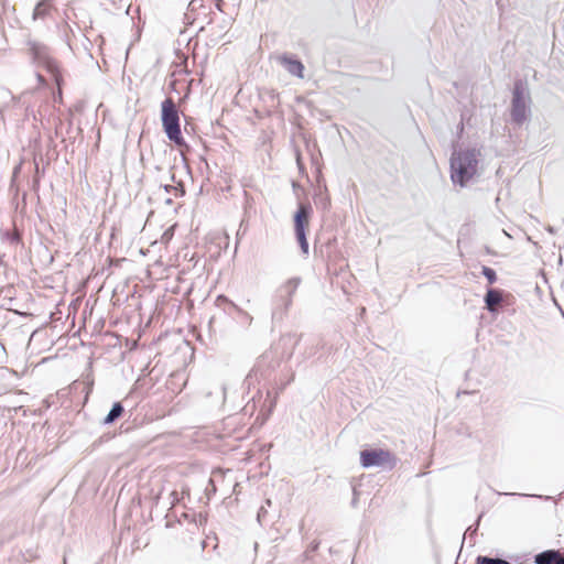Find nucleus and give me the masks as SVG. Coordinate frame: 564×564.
<instances>
[{
  "label": "nucleus",
  "instance_id": "f257e3e1",
  "mask_svg": "<svg viewBox=\"0 0 564 564\" xmlns=\"http://www.w3.org/2000/svg\"><path fill=\"white\" fill-rule=\"evenodd\" d=\"M480 150L467 148L454 151L451 156V178L454 184L464 187L475 176L478 169Z\"/></svg>",
  "mask_w": 564,
  "mask_h": 564
},
{
  "label": "nucleus",
  "instance_id": "f03ea898",
  "mask_svg": "<svg viewBox=\"0 0 564 564\" xmlns=\"http://www.w3.org/2000/svg\"><path fill=\"white\" fill-rule=\"evenodd\" d=\"M161 121L163 131L171 142L178 148H189L181 131L178 108L171 97L161 102Z\"/></svg>",
  "mask_w": 564,
  "mask_h": 564
},
{
  "label": "nucleus",
  "instance_id": "7ed1b4c3",
  "mask_svg": "<svg viewBox=\"0 0 564 564\" xmlns=\"http://www.w3.org/2000/svg\"><path fill=\"white\" fill-rule=\"evenodd\" d=\"M531 101L527 83L517 79L513 84L510 116L513 123L522 126L530 117L531 110L528 102Z\"/></svg>",
  "mask_w": 564,
  "mask_h": 564
},
{
  "label": "nucleus",
  "instance_id": "20e7f679",
  "mask_svg": "<svg viewBox=\"0 0 564 564\" xmlns=\"http://www.w3.org/2000/svg\"><path fill=\"white\" fill-rule=\"evenodd\" d=\"M213 14L212 0H191L183 15V23L188 26L198 22L200 23L198 32H203L205 25L213 23Z\"/></svg>",
  "mask_w": 564,
  "mask_h": 564
},
{
  "label": "nucleus",
  "instance_id": "39448f33",
  "mask_svg": "<svg viewBox=\"0 0 564 564\" xmlns=\"http://www.w3.org/2000/svg\"><path fill=\"white\" fill-rule=\"evenodd\" d=\"M301 282L302 279L300 276H293L286 280L276 289L273 299V318H282L283 315L289 311V308L292 306L293 295L295 294Z\"/></svg>",
  "mask_w": 564,
  "mask_h": 564
},
{
  "label": "nucleus",
  "instance_id": "423d86ee",
  "mask_svg": "<svg viewBox=\"0 0 564 564\" xmlns=\"http://www.w3.org/2000/svg\"><path fill=\"white\" fill-rule=\"evenodd\" d=\"M28 44L33 62L37 64V66L44 67L47 73L52 75L56 85H59L62 83V74L57 62L51 56L50 48L45 44L36 41H29Z\"/></svg>",
  "mask_w": 564,
  "mask_h": 564
},
{
  "label": "nucleus",
  "instance_id": "0eeeda50",
  "mask_svg": "<svg viewBox=\"0 0 564 564\" xmlns=\"http://www.w3.org/2000/svg\"><path fill=\"white\" fill-rule=\"evenodd\" d=\"M312 214V206L310 204L300 203L297 210L294 213V232L301 251L303 254H308V241L306 238V229L308 227L310 217Z\"/></svg>",
  "mask_w": 564,
  "mask_h": 564
},
{
  "label": "nucleus",
  "instance_id": "6e6552de",
  "mask_svg": "<svg viewBox=\"0 0 564 564\" xmlns=\"http://www.w3.org/2000/svg\"><path fill=\"white\" fill-rule=\"evenodd\" d=\"M215 304L218 308H220L226 315L231 317L241 327L247 328L252 324L253 317L248 312L242 310L240 306L235 304L226 295H218L216 297Z\"/></svg>",
  "mask_w": 564,
  "mask_h": 564
},
{
  "label": "nucleus",
  "instance_id": "1a4fd4ad",
  "mask_svg": "<svg viewBox=\"0 0 564 564\" xmlns=\"http://www.w3.org/2000/svg\"><path fill=\"white\" fill-rule=\"evenodd\" d=\"M394 462L393 455L383 448H370L360 452V464L364 468L383 467L386 465L392 468Z\"/></svg>",
  "mask_w": 564,
  "mask_h": 564
},
{
  "label": "nucleus",
  "instance_id": "9d476101",
  "mask_svg": "<svg viewBox=\"0 0 564 564\" xmlns=\"http://www.w3.org/2000/svg\"><path fill=\"white\" fill-rule=\"evenodd\" d=\"M279 61L289 74L299 78L304 77V65L295 55L285 53L279 57Z\"/></svg>",
  "mask_w": 564,
  "mask_h": 564
},
{
  "label": "nucleus",
  "instance_id": "9b49d317",
  "mask_svg": "<svg viewBox=\"0 0 564 564\" xmlns=\"http://www.w3.org/2000/svg\"><path fill=\"white\" fill-rule=\"evenodd\" d=\"M502 301H503V291L499 290V289L489 288L484 297L486 308L490 313H496L497 305L501 304Z\"/></svg>",
  "mask_w": 564,
  "mask_h": 564
},
{
  "label": "nucleus",
  "instance_id": "f8f14e48",
  "mask_svg": "<svg viewBox=\"0 0 564 564\" xmlns=\"http://www.w3.org/2000/svg\"><path fill=\"white\" fill-rule=\"evenodd\" d=\"M55 0H39L32 12V20H44L46 19L52 10L54 9Z\"/></svg>",
  "mask_w": 564,
  "mask_h": 564
},
{
  "label": "nucleus",
  "instance_id": "ddd939ff",
  "mask_svg": "<svg viewBox=\"0 0 564 564\" xmlns=\"http://www.w3.org/2000/svg\"><path fill=\"white\" fill-rule=\"evenodd\" d=\"M124 413V406L120 401H117L112 404L108 414L102 419V425H111L117 422Z\"/></svg>",
  "mask_w": 564,
  "mask_h": 564
},
{
  "label": "nucleus",
  "instance_id": "4468645a",
  "mask_svg": "<svg viewBox=\"0 0 564 564\" xmlns=\"http://www.w3.org/2000/svg\"><path fill=\"white\" fill-rule=\"evenodd\" d=\"M561 553L558 550H545L538 553L534 556L535 564H554L560 557Z\"/></svg>",
  "mask_w": 564,
  "mask_h": 564
},
{
  "label": "nucleus",
  "instance_id": "2eb2a0df",
  "mask_svg": "<svg viewBox=\"0 0 564 564\" xmlns=\"http://www.w3.org/2000/svg\"><path fill=\"white\" fill-rule=\"evenodd\" d=\"M265 358H267V355H263V356L258 360V362L256 364V366L253 367V369L251 370V372H250V373H249V376L247 377L246 381L250 382V380L252 379V377L258 378V375H260L261 377H265V375H264V370H263V364H264Z\"/></svg>",
  "mask_w": 564,
  "mask_h": 564
},
{
  "label": "nucleus",
  "instance_id": "dca6fc26",
  "mask_svg": "<svg viewBox=\"0 0 564 564\" xmlns=\"http://www.w3.org/2000/svg\"><path fill=\"white\" fill-rule=\"evenodd\" d=\"M476 564H511L505 558L501 557H491L487 555H478L476 557Z\"/></svg>",
  "mask_w": 564,
  "mask_h": 564
},
{
  "label": "nucleus",
  "instance_id": "f3484780",
  "mask_svg": "<svg viewBox=\"0 0 564 564\" xmlns=\"http://www.w3.org/2000/svg\"><path fill=\"white\" fill-rule=\"evenodd\" d=\"M2 237L8 240L11 245H19L22 240L21 234L17 230L14 231H4Z\"/></svg>",
  "mask_w": 564,
  "mask_h": 564
},
{
  "label": "nucleus",
  "instance_id": "a211bd4d",
  "mask_svg": "<svg viewBox=\"0 0 564 564\" xmlns=\"http://www.w3.org/2000/svg\"><path fill=\"white\" fill-rule=\"evenodd\" d=\"M481 274L487 279L489 284H494L497 281V273L490 267L482 265Z\"/></svg>",
  "mask_w": 564,
  "mask_h": 564
},
{
  "label": "nucleus",
  "instance_id": "6ab92c4d",
  "mask_svg": "<svg viewBox=\"0 0 564 564\" xmlns=\"http://www.w3.org/2000/svg\"><path fill=\"white\" fill-rule=\"evenodd\" d=\"M482 514H484V513H480V514L478 516V518H477L476 522H475L474 524L469 525V527L466 529L465 534H464V538H463V542L465 541V539H466V536H467V535H468V536H470V538H473V536L477 533L478 528H479L480 520H481V518H482Z\"/></svg>",
  "mask_w": 564,
  "mask_h": 564
},
{
  "label": "nucleus",
  "instance_id": "aec40b11",
  "mask_svg": "<svg viewBox=\"0 0 564 564\" xmlns=\"http://www.w3.org/2000/svg\"><path fill=\"white\" fill-rule=\"evenodd\" d=\"M315 204H316V206H321L323 209H327L330 205V202L326 195H324L323 193H319L315 197Z\"/></svg>",
  "mask_w": 564,
  "mask_h": 564
},
{
  "label": "nucleus",
  "instance_id": "412c9836",
  "mask_svg": "<svg viewBox=\"0 0 564 564\" xmlns=\"http://www.w3.org/2000/svg\"><path fill=\"white\" fill-rule=\"evenodd\" d=\"M251 212H256L253 209V200L252 198L246 194V202H245V214L246 216H249Z\"/></svg>",
  "mask_w": 564,
  "mask_h": 564
},
{
  "label": "nucleus",
  "instance_id": "4be33fe9",
  "mask_svg": "<svg viewBox=\"0 0 564 564\" xmlns=\"http://www.w3.org/2000/svg\"><path fill=\"white\" fill-rule=\"evenodd\" d=\"M44 173V170L40 171L39 164L35 163V175L33 177V186H39L40 184V176Z\"/></svg>",
  "mask_w": 564,
  "mask_h": 564
},
{
  "label": "nucleus",
  "instance_id": "5701e85b",
  "mask_svg": "<svg viewBox=\"0 0 564 564\" xmlns=\"http://www.w3.org/2000/svg\"><path fill=\"white\" fill-rule=\"evenodd\" d=\"M324 345H325V344H324L323 339H322V338H319V339H318V341L316 343V345H315V346H313V347L311 348V350H310V352H308V357H312V356L316 355L317 350H318L319 348H323V347H324Z\"/></svg>",
  "mask_w": 564,
  "mask_h": 564
},
{
  "label": "nucleus",
  "instance_id": "b1692460",
  "mask_svg": "<svg viewBox=\"0 0 564 564\" xmlns=\"http://www.w3.org/2000/svg\"><path fill=\"white\" fill-rule=\"evenodd\" d=\"M175 189H173V195L174 196H183L185 194V191H184V187L183 185L178 184L176 186H174Z\"/></svg>",
  "mask_w": 564,
  "mask_h": 564
},
{
  "label": "nucleus",
  "instance_id": "393cba45",
  "mask_svg": "<svg viewBox=\"0 0 564 564\" xmlns=\"http://www.w3.org/2000/svg\"><path fill=\"white\" fill-rule=\"evenodd\" d=\"M518 495L522 496V497H536L542 500H551L552 499L551 496H543V495H525V494H518Z\"/></svg>",
  "mask_w": 564,
  "mask_h": 564
},
{
  "label": "nucleus",
  "instance_id": "a878e982",
  "mask_svg": "<svg viewBox=\"0 0 564 564\" xmlns=\"http://www.w3.org/2000/svg\"><path fill=\"white\" fill-rule=\"evenodd\" d=\"M352 494H354V497H352V500H351V506L354 508H356L357 503H358V492H357L356 488L352 489Z\"/></svg>",
  "mask_w": 564,
  "mask_h": 564
},
{
  "label": "nucleus",
  "instance_id": "bb28decb",
  "mask_svg": "<svg viewBox=\"0 0 564 564\" xmlns=\"http://www.w3.org/2000/svg\"><path fill=\"white\" fill-rule=\"evenodd\" d=\"M319 543L318 542H312L307 549V552H315L318 549Z\"/></svg>",
  "mask_w": 564,
  "mask_h": 564
},
{
  "label": "nucleus",
  "instance_id": "cd10ccee",
  "mask_svg": "<svg viewBox=\"0 0 564 564\" xmlns=\"http://www.w3.org/2000/svg\"><path fill=\"white\" fill-rule=\"evenodd\" d=\"M212 2H215V8L217 10L223 11L224 0H212Z\"/></svg>",
  "mask_w": 564,
  "mask_h": 564
},
{
  "label": "nucleus",
  "instance_id": "c85d7f7f",
  "mask_svg": "<svg viewBox=\"0 0 564 564\" xmlns=\"http://www.w3.org/2000/svg\"><path fill=\"white\" fill-rule=\"evenodd\" d=\"M163 188H164V191H165L167 194H173V189H175V188H174V185H169V184L164 185V186H163Z\"/></svg>",
  "mask_w": 564,
  "mask_h": 564
},
{
  "label": "nucleus",
  "instance_id": "c756f323",
  "mask_svg": "<svg viewBox=\"0 0 564 564\" xmlns=\"http://www.w3.org/2000/svg\"><path fill=\"white\" fill-rule=\"evenodd\" d=\"M267 512V510L264 509L263 506L260 507L259 511H258V521L260 522L261 521V517Z\"/></svg>",
  "mask_w": 564,
  "mask_h": 564
},
{
  "label": "nucleus",
  "instance_id": "7c9ffc66",
  "mask_svg": "<svg viewBox=\"0 0 564 564\" xmlns=\"http://www.w3.org/2000/svg\"><path fill=\"white\" fill-rule=\"evenodd\" d=\"M219 393H220L221 398L225 400V398H226V388L224 386L220 387Z\"/></svg>",
  "mask_w": 564,
  "mask_h": 564
},
{
  "label": "nucleus",
  "instance_id": "2f4dec72",
  "mask_svg": "<svg viewBox=\"0 0 564 564\" xmlns=\"http://www.w3.org/2000/svg\"><path fill=\"white\" fill-rule=\"evenodd\" d=\"M36 77L40 84H45V79L40 73H36Z\"/></svg>",
  "mask_w": 564,
  "mask_h": 564
},
{
  "label": "nucleus",
  "instance_id": "473e14b6",
  "mask_svg": "<svg viewBox=\"0 0 564 564\" xmlns=\"http://www.w3.org/2000/svg\"><path fill=\"white\" fill-rule=\"evenodd\" d=\"M554 564H564V557L560 555V557L556 560Z\"/></svg>",
  "mask_w": 564,
  "mask_h": 564
},
{
  "label": "nucleus",
  "instance_id": "72a5a7b5",
  "mask_svg": "<svg viewBox=\"0 0 564 564\" xmlns=\"http://www.w3.org/2000/svg\"><path fill=\"white\" fill-rule=\"evenodd\" d=\"M245 224H246V219L243 218V219L241 220L240 228H239V230H238V232H237V235H238V236L240 235V231H241V229H242V226H245Z\"/></svg>",
  "mask_w": 564,
  "mask_h": 564
},
{
  "label": "nucleus",
  "instance_id": "f704fd0d",
  "mask_svg": "<svg viewBox=\"0 0 564 564\" xmlns=\"http://www.w3.org/2000/svg\"><path fill=\"white\" fill-rule=\"evenodd\" d=\"M209 485L213 487V491L215 492L216 491V487H215L214 481L212 479H209Z\"/></svg>",
  "mask_w": 564,
  "mask_h": 564
},
{
  "label": "nucleus",
  "instance_id": "c9c22d12",
  "mask_svg": "<svg viewBox=\"0 0 564 564\" xmlns=\"http://www.w3.org/2000/svg\"><path fill=\"white\" fill-rule=\"evenodd\" d=\"M165 203H166L167 205H170V204H172V199H171V198H167V199L165 200Z\"/></svg>",
  "mask_w": 564,
  "mask_h": 564
},
{
  "label": "nucleus",
  "instance_id": "e433bc0d",
  "mask_svg": "<svg viewBox=\"0 0 564 564\" xmlns=\"http://www.w3.org/2000/svg\"><path fill=\"white\" fill-rule=\"evenodd\" d=\"M270 505H271V501L268 499V500L265 501V506H270Z\"/></svg>",
  "mask_w": 564,
  "mask_h": 564
},
{
  "label": "nucleus",
  "instance_id": "4c0bfd02",
  "mask_svg": "<svg viewBox=\"0 0 564 564\" xmlns=\"http://www.w3.org/2000/svg\"><path fill=\"white\" fill-rule=\"evenodd\" d=\"M0 349H4L3 345L0 343Z\"/></svg>",
  "mask_w": 564,
  "mask_h": 564
}]
</instances>
